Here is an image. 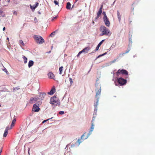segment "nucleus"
<instances>
[{"label":"nucleus","mask_w":155,"mask_h":155,"mask_svg":"<svg viewBox=\"0 0 155 155\" xmlns=\"http://www.w3.org/2000/svg\"><path fill=\"white\" fill-rule=\"evenodd\" d=\"M100 30L101 32L100 35L101 36L105 35L110 36L111 34L109 29L104 25H102L100 27Z\"/></svg>","instance_id":"1"},{"label":"nucleus","mask_w":155,"mask_h":155,"mask_svg":"<svg viewBox=\"0 0 155 155\" xmlns=\"http://www.w3.org/2000/svg\"><path fill=\"white\" fill-rule=\"evenodd\" d=\"M95 117L94 116V114L93 115V118L92 119V120L91 121V127L90 130L89 131V133L88 134V135L85 138H84V136L85 134L86 133H84L83 135H82L81 136V139H82L83 140L86 139L88 137V136H89L90 134H91L92 132L93 131L94 128V120L95 119Z\"/></svg>","instance_id":"2"},{"label":"nucleus","mask_w":155,"mask_h":155,"mask_svg":"<svg viewBox=\"0 0 155 155\" xmlns=\"http://www.w3.org/2000/svg\"><path fill=\"white\" fill-rule=\"evenodd\" d=\"M34 38L35 41L38 44H42L45 42L44 39L41 36L35 35Z\"/></svg>","instance_id":"3"},{"label":"nucleus","mask_w":155,"mask_h":155,"mask_svg":"<svg viewBox=\"0 0 155 155\" xmlns=\"http://www.w3.org/2000/svg\"><path fill=\"white\" fill-rule=\"evenodd\" d=\"M50 103L52 105L55 106L59 105L60 102L57 97L53 96L51 98Z\"/></svg>","instance_id":"4"},{"label":"nucleus","mask_w":155,"mask_h":155,"mask_svg":"<svg viewBox=\"0 0 155 155\" xmlns=\"http://www.w3.org/2000/svg\"><path fill=\"white\" fill-rule=\"evenodd\" d=\"M42 104V102L41 101H38L37 103L35 104L33 107L32 110L35 112H38L40 110L39 108V105Z\"/></svg>","instance_id":"5"},{"label":"nucleus","mask_w":155,"mask_h":155,"mask_svg":"<svg viewBox=\"0 0 155 155\" xmlns=\"http://www.w3.org/2000/svg\"><path fill=\"white\" fill-rule=\"evenodd\" d=\"M117 82L120 86L124 85L127 83V80L122 78L117 79Z\"/></svg>","instance_id":"6"},{"label":"nucleus","mask_w":155,"mask_h":155,"mask_svg":"<svg viewBox=\"0 0 155 155\" xmlns=\"http://www.w3.org/2000/svg\"><path fill=\"white\" fill-rule=\"evenodd\" d=\"M120 73H121L122 74H124L126 75H128V71L127 70L124 69L118 70L116 72L117 75L118 76Z\"/></svg>","instance_id":"7"},{"label":"nucleus","mask_w":155,"mask_h":155,"mask_svg":"<svg viewBox=\"0 0 155 155\" xmlns=\"http://www.w3.org/2000/svg\"><path fill=\"white\" fill-rule=\"evenodd\" d=\"M103 19L104 22L105 24L107 27H109L110 26V22L109 21V19L107 17L103 18Z\"/></svg>","instance_id":"8"},{"label":"nucleus","mask_w":155,"mask_h":155,"mask_svg":"<svg viewBox=\"0 0 155 155\" xmlns=\"http://www.w3.org/2000/svg\"><path fill=\"white\" fill-rule=\"evenodd\" d=\"M39 99L38 97H31L30 99L29 103L31 104H33L38 101Z\"/></svg>","instance_id":"9"},{"label":"nucleus","mask_w":155,"mask_h":155,"mask_svg":"<svg viewBox=\"0 0 155 155\" xmlns=\"http://www.w3.org/2000/svg\"><path fill=\"white\" fill-rule=\"evenodd\" d=\"M103 7V5H102L101 6V7L99 9L98 12L97 13V17L96 18V19H97L99 18L100 16L101 15V14L102 13V9Z\"/></svg>","instance_id":"10"},{"label":"nucleus","mask_w":155,"mask_h":155,"mask_svg":"<svg viewBox=\"0 0 155 155\" xmlns=\"http://www.w3.org/2000/svg\"><path fill=\"white\" fill-rule=\"evenodd\" d=\"M98 90H97V92L95 95V97L97 98L98 96L101 94V87L100 86L98 87Z\"/></svg>","instance_id":"11"},{"label":"nucleus","mask_w":155,"mask_h":155,"mask_svg":"<svg viewBox=\"0 0 155 155\" xmlns=\"http://www.w3.org/2000/svg\"><path fill=\"white\" fill-rule=\"evenodd\" d=\"M55 91V87L54 86L53 87L52 89H51L50 92H48V94L51 95L53 94Z\"/></svg>","instance_id":"12"},{"label":"nucleus","mask_w":155,"mask_h":155,"mask_svg":"<svg viewBox=\"0 0 155 155\" xmlns=\"http://www.w3.org/2000/svg\"><path fill=\"white\" fill-rule=\"evenodd\" d=\"M48 76L51 79H53L54 77V74L52 72H50L48 74Z\"/></svg>","instance_id":"13"},{"label":"nucleus","mask_w":155,"mask_h":155,"mask_svg":"<svg viewBox=\"0 0 155 155\" xmlns=\"http://www.w3.org/2000/svg\"><path fill=\"white\" fill-rule=\"evenodd\" d=\"M90 48L89 47H86L83 49L82 50L83 52L85 53H87L88 52V51L90 50Z\"/></svg>","instance_id":"14"},{"label":"nucleus","mask_w":155,"mask_h":155,"mask_svg":"<svg viewBox=\"0 0 155 155\" xmlns=\"http://www.w3.org/2000/svg\"><path fill=\"white\" fill-rule=\"evenodd\" d=\"M38 3L36 2L35 3V5H34L33 6H31L30 5L31 8L32 10H35V8L38 6Z\"/></svg>","instance_id":"15"},{"label":"nucleus","mask_w":155,"mask_h":155,"mask_svg":"<svg viewBox=\"0 0 155 155\" xmlns=\"http://www.w3.org/2000/svg\"><path fill=\"white\" fill-rule=\"evenodd\" d=\"M34 64V62L33 61L31 60L29 61L28 64V67L29 68L32 66Z\"/></svg>","instance_id":"16"},{"label":"nucleus","mask_w":155,"mask_h":155,"mask_svg":"<svg viewBox=\"0 0 155 155\" xmlns=\"http://www.w3.org/2000/svg\"><path fill=\"white\" fill-rule=\"evenodd\" d=\"M46 95V94H45V93H44L43 94H40L39 95V97L40 98H39L40 100H42L45 97V96Z\"/></svg>","instance_id":"17"},{"label":"nucleus","mask_w":155,"mask_h":155,"mask_svg":"<svg viewBox=\"0 0 155 155\" xmlns=\"http://www.w3.org/2000/svg\"><path fill=\"white\" fill-rule=\"evenodd\" d=\"M71 4L69 2H68L67 3L66 8L67 9H71Z\"/></svg>","instance_id":"18"},{"label":"nucleus","mask_w":155,"mask_h":155,"mask_svg":"<svg viewBox=\"0 0 155 155\" xmlns=\"http://www.w3.org/2000/svg\"><path fill=\"white\" fill-rule=\"evenodd\" d=\"M63 66H61L59 68V74H62V71L63 70Z\"/></svg>","instance_id":"19"},{"label":"nucleus","mask_w":155,"mask_h":155,"mask_svg":"<svg viewBox=\"0 0 155 155\" xmlns=\"http://www.w3.org/2000/svg\"><path fill=\"white\" fill-rule=\"evenodd\" d=\"M81 140L80 139H78L77 141H76L75 143V144L78 146L81 142L80 141Z\"/></svg>","instance_id":"20"},{"label":"nucleus","mask_w":155,"mask_h":155,"mask_svg":"<svg viewBox=\"0 0 155 155\" xmlns=\"http://www.w3.org/2000/svg\"><path fill=\"white\" fill-rule=\"evenodd\" d=\"M117 15L119 21H120L121 19V16L118 11H117Z\"/></svg>","instance_id":"21"},{"label":"nucleus","mask_w":155,"mask_h":155,"mask_svg":"<svg viewBox=\"0 0 155 155\" xmlns=\"http://www.w3.org/2000/svg\"><path fill=\"white\" fill-rule=\"evenodd\" d=\"M22 58L24 60V63L25 64L27 62V58L25 56H23V57Z\"/></svg>","instance_id":"22"},{"label":"nucleus","mask_w":155,"mask_h":155,"mask_svg":"<svg viewBox=\"0 0 155 155\" xmlns=\"http://www.w3.org/2000/svg\"><path fill=\"white\" fill-rule=\"evenodd\" d=\"M8 134V129H5V130L4 132V134H3V137H6Z\"/></svg>","instance_id":"23"},{"label":"nucleus","mask_w":155,"mask_h":155,"mask_svg":"<svg viewBox=\"0 0 155 155\" xmlns=\"http://www.w3.org/2000/svg\"><path fill=\"white\" fill-rule=\"evenodd\" d=\"M16 121V119H13L12 120V122L11 127H13L14 126V124L15 122Z\"/></svg>","instance_id":"24"},{"label":"nucleus","mask_w":155,"mask_h":155,"mask_svg":"<svg viewBox=\"0 0 155 155\" xmlns=\"http://www.w3.org/2000/svg\"><path fill=\"white\" fill-rule=\"evenodd\" d=\"M19 43H20V44L22 46H24L25 45L23 41L21 40H20L19 41Z\"/></svg>","instance_id":"25"},{"label":"nucleus","mask_w":155,"mask_h":155,"mask_svg":"<svg viewBox=\"0 0 155 155\" xmlns=\"http://www.w3.org/2000/svg\"><path fill=\"white\" fill-rule=\"evenodd\" d=\"M103 14L104 15V17L103 18H105L107 17V15L106 14V12H103Z\"/></svg>","instance_id":"26"},{"label":"nucleus","mask_w":155,"mask_h":155,"mask_svg":"<svg viewBox=\"0 0 155 155\" xmlns=\"http://www.w3.org/2000/svg\"><path fill=\"white\" fill-rule=\"evenodd\" d=\"M55 33V31L52 32L50 35V36L52 37L54 35Z\"/></svg>","instance_id":"27"},{"label":"nucleus","mask_w":155,"mask_h":155,"mask_svg":"<svg viewBox=\"0 0 155 155\" xmlns=\"http://www.w3.org/2000/svg\"><path fill=\"white\" fill-rule=\"evenodd\" d=\"M106 53H105L103 54H101V55H99L98 57H97L96 58V59H97V58H99L100 57H101L102 56H104V55H105V54H106Z\"/></svg>","instance_id":"28"},{"label":"nucleus","mask_w":155,"mask_h":155,"mask_svg":"<svg viewBox=\"0 0 155 155\" xmlns=\"http://www.w3.org/2000/svg\"><path fill=\"white\" fill-rule=\"evenodd\" d=\"M54 2L55 5H58L59 2H58L57 1H56V0H54Z\"/></svg>","instance_id":"29"},{"label":"nucleus","mask_w":155,"mask_h":155,"mask_svg":"<svg viewBox=\"0 0 155 155\" xmlns=\"http://www.w3.org/2000/svg\"><path fill=\"white\" fill-rule=\"evenodd\" d=\"M125 53H123L121 54H120L119 55V56L120 57H123L124 56V55L125 54Z\"/></svg>","instance_id":"30"},{"label":"nucleus","mask_w":155,"mask_h":155,"mask_svg":"<svg viewBox=\"0 0 155 155\" xmlns=\"http://www.w3.org/2000/svg\"><path fill=\"white\" fill-rule=\"evenodd\" d=\"M69 80L70 82V83L71 84H72V83H73V81H72V79L71 78H69Z\"/></svg>","instance_id":"31"},{"label":"nucleus","mask_w":155,"mask_h":155,"mask_svg":"<svg viewBox=\"0 0 155 155\" xmlns=\"http://www.w3.org/2000/svg\"><path fill=\"white\" fill-rule=\"evenodd\" d=\"M64 113V112L63 111H61L59 112V114H63Z\"/></svg>","instance_id":"32"},{"label":"nucleus","mask_w":155,"mask_h":155,"mask_svg":"<svg viewBox=\"0 0 155 155\" xmlns=\"http://www.w3.org/2000/svg\"><path fill=\"white\" fill-rule=\"evenodd\" d=\"M34 21H35V23H37L38 22V21H37V18L36 17H35L34 18Z\"/></svg>","instance_id":"33"},{"label":"nucleus","mask_w":155,"mask_h":155,"mask_svg":"<svg viewBox=\"0 0 155 155\" xmlns=\"http://www.w3.org/2000/svg\"><path fill=\"white\" fill-rule=\"evenodd\" d=\"M99 48V47H98L97 46V47L96 48V49L94 50L95 51H96L98 50Z\"/></svg>","instance_id":"34"},{"label":"nucleus","mask_w":155,"mask_h":155,"mask_svg":"<svg viewBox=\"0 0 155 155\" xmlns=\"http://www.w3.org/2000/svg\"><path fill=\"white\" fill-rule=\"evenodd\" d=\"M98 98L97 99V104L95 105H94V106L95 107H97V105H98Z\"/></svg>","instance_id":"35"},{"label":"nucleus","mask_w":155,"mask_h":155,"mask_svg":"<svg viewBox=\"0 0 155 155\" xmlns=\"http://www.w3.org/2000/svg\"><path fill=\"white\" fill-rule=\"evenodd\" d=\"M104 41V40H102L99 43V44H100L101 45L102 44V43H103V42Z\"/></svg>","instance_id":"36"},{"label":"nucleus","mask_w":155,"mask_h":155,"mask_svg":"<svg viewBox=\"0 0 155 155\" xmlns=\"http://www.w3.org/2000/svg\"><path fill=\"white\" fill-rule=\"evenodd\" d=\"M83 51L82 50L81 51H80L79 53H78V54H80L81 53H83Z\"/></svg>","instance_id":"37"},{"label":"nucleus","mask_w":155,"mask_h":155,"mask_svg":"<svg viewBox=\"0 0 155 155\" xmlns=\"http://www.w3.org/2000/svg\"><path fill=\"white\" fill-rule=\"evenodd\" d=\"M12 128L11 127L10 128H9L8 127H7L6 129H8V130L9 129H11Z\"/></svg>","instance_id":"38"},{"label":"nucleus","mask_w":155,"mask_h":155,"mask_svg":"<svg viewBox=\"0 0 155 155\" xmlns=\"http://www.w3.org/2000/svg\"><path fill=\"white\" fill-rule=\"evenodd\" d=\"M44 120V121H43L42 122V123H44V122H46L47 120Z\"/></svg>","instance_id":"39"},{"label":"nucleus","mask_w":155,"mask_h":155,"mask_svg":"<svg viewBox=\"0 0 155 155\" xmlns=\"http://www.w3.org/2000/svg\"><path fill=\"white\" fill-rule=\"evenodd\" d=\"M57 17L55 16V17H54L53 18V20H54V19H56L57 18Z\"/></svg>","instance_id":"40"},{"label":"nucleus","mask_w":155,"mask_h":155,"mask_svg":"<svg viewBox=\"0 0 155 155\" xmlns=\"http://www.w3.org/2000/svg\"><path fill=\"white\" fill-rule=\"evenodd\" d=\"M15 89L18 90L19 89V88H18V87H15V88H14V90Z\"/></svg>","instance_id":"41"},{"label":"nucleus","mask_w":155,"mask_h":155,"mask_svg":"<svg viewBox=\"0 0 155 155\" xmlns=\"http://www.w3.org/2000/svg\"><path fill=\"white\" fill-rule=\"evenodd\" d=\"M129 51V50H128V51H126V52H125V53H125V54H126V53H128V52Z\"/></svg>","instance_id":"42"},{"label":"nucleus","mask_w":155,"mask_h":155,"mask_svg":"<svg viewBox=\"0 0 155 155\" xmlns=\"http://www.w3.org/2000/svg\"><path fill=\"white\" fill-rule=\"evenodd\" d=\"M5 27H4L3 28V31H5Z\"/></svg>","instance_id":"43"},{"label":"nucleus","mask_w":155,"mask_h":155,"mask_svg":"<svg viewBox=\"0 0 155 155\" xmlns=\"http://www.w3.org/2000/svg\"><path fill=\"white\" fill-rule=\"evenodd\" d=\"M19 3V2H14V3H15V4H17L18 3Z\"/></svg>","instance_id":"44"},{"label":"nucleus","mask_w":155,"mask_h":155,"mask_svg":"<svg viewBox=\"0 0 155 155\" xmlns=\"http://www.w3.org/2000/svg\"><path fill=\"white\" fill-rule=\"evenodd\" d=\"M101 45L99 43V44H98V45H97V46L99 47Z\"/></svg>","instance_id":"45"},{"label":"nucleus","mask_w":155,"mask_h":155,"mask_svg":"<svg viewBox=\"0 0 155 155\" xmlns=\"http://www.w3.org/2000/svg\"><path fill=\"white\" fill-rule=\"evenodd\" d=\"M7 40H8V41H9V38H8V37L7 38Z\"/></svg>","instance_id":"46"},{"label":"nucleus","mask_w":155,"mask_h":155,"mask_svg":"<svg viewBox=\"0 0 155 155\" xmlns=\"http://www.w3.org/2000/svg\"><path fill=\"white\" fill-rule=\"evenodd\" d=\"M71 146H72V147H74V145H71Z\"/></svg>","instance_id":"47"},{"label":"nucleus","mask_w":155,"mask_h":155,"mask_svg":"<svg viewBox=\"0 0 155 155\" xmlns=\"http://www.w3.org/2000/svg\"><path fill=\"white\" fill-rule=\"evenodd\" d=\"M79 55H80V54H78L77 55V57H79Z\"/></svg>","instance_id":"48"},{"label":"nucleus","mask_w":155,"mask_h":155,"mask_svg":"<svg viewBox=\"0 0 155 155\" xmlns=\"http://www.w3.org/2000/svg\"><path fill=\"white\" fill-rule=\"evenodd\" d=\"M78 0H75V2H77L78 1Z\"/></svg>","instance_id":"49"},{"label":"nucleus","mask_w":155,"mask_h":155,"mask_svg":"<svg viewBox=\"0 0 155 155\" xmlns=\"http://www.w3.org/2000/svg\"><path fill=\"white\" fill-rule=\"evenodd\" d=\"M115 61H116V60L114 61L113 62H115Z\"/></svg>","instance_id":"50"},{"label":"nucleus","mask_w":155,"mask_h":155,"mask_svg":"<svg viewBox=\"0 0 155 155\" xmlns=\"http://www.w3.org/2000/svg\"><path fill=\"white\" fill-rule=\"evenodd\" d=\"M92 23H93V24H94V21H93Z\"/></svg>","instance_id":"51"},{"label":"nucleus","mask_w":155,"mask_h":155,"mask_svg":"<svg viewBox=\"0 0 155 155\" xmlns=\"http://www.w3.org/2000/svg\"><path fill=\"white\" fill-rule=\"evenodd\" d=\"M4 70H6V69H4Z\"/></svg>","instance_id":"52"},{"label":"nucleus","mask_w":155,"mask_h":155,"mask_svg":"<svg viewBox=\"0 0 155 155\" xmlns=\"http://www.w3.org/2000/svg\"><path fill=\"white\" fill-rule=\"evenodd\" d=\"M4 70H6V69H4Z\"/></svg>","instance_id":"53"},{"label":"nucleus","mask_w":155,"mask_h":155,"mask_svg":"<svg viewBox=\"0 0 155 155\" xmlns=\"http://www.w3.org/2000/svg\"><path fill=\"white\" fill-rule=\"evenodd\" d=\"M73 7H74V5H73L72 6V8H73Z\"/></svg>","instance_id":"54"},{"label":"nucleus","mask_w":155,"mask_h":155,"mask_svg":"<svg viewBox=\"0 0 155 155\" xmlns=\"http://www.w3.org/2000/svg\"><path fill=\"white\" fill-rule=\"evenodd\" d=\"M1 153V151H0V153Z\"/></svg>","instance_id":"55"},{"label":"nucleus","mask_w":155,"mask_h":155,"mask_svg":"<svg viewBox=\"0 0 155 155\" xmlns=\"http://www.w3.org/2000/svg\"><path fill=\"white\" fill-rule=\"evenodd\" d=\"M1 105L0 104V107H1Z\"/></svg>","instance_id":"56"},{"label":"nucleus","mask_w":155,"mask_h":155,"mask_svg":"<svg viewBox=\"0 0 155 155\" xmlns=\"http://www.w3.org/2000/svg\"><path fill=\"white\" fill-rule=\"evenodd\" d=\"M0 13H2V12H1Z\"/></svg>","instance_id":"57"}]
</instances>
